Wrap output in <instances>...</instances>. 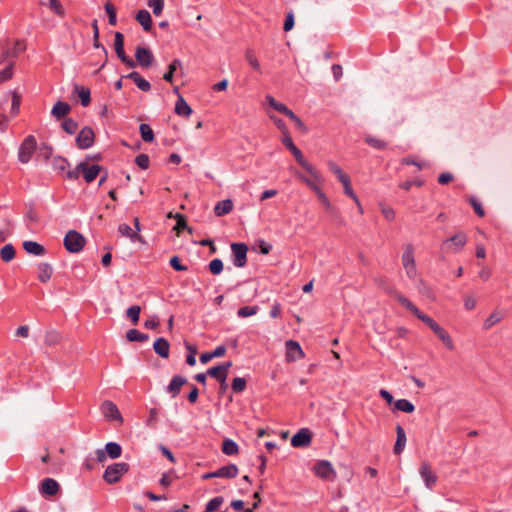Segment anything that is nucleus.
<instances>
[{
    "label": "nucleus",
    "mask_w": 512,
    "mask_h": 512,
    "mask_svg": "<svg viewBox=\"0 0 512 512\" xmlns=\"http://www.w3.org/2000/svg\"><path fill=\"white\" fill-rule=\"evenodd\" d=\"M118 231L122 236L129 238L131 241H136L140 238L139 234L133 232L132 228L126 223L120 224Z\"/></svg>",
    "instance_id": "nucleus-36"
},
{
    "label": "nucleus",
    "mask_w": 512,
    "mask_h": 512,
    "mask_svg": "<svg viewBox=\"0 0 512 512\" xmlns=\"http://www.w3.org/2000/svg\"><path fill=\"white\" fill-rule=\"evenodd\" d=\"M207 374L208 376L215 378L219 382H224V380L227 379L226 374L223 372L219 365L209 368L207 370Z\"/></svg>",
    "instance_id": "nucleus-44"
},
{
    "label": "nucleus",
    "mask_w": 512,
    "mask_h": 512,
    "mask_svg": "<svg viewBox=\"0 0 512 512\" xmlns=\"http://www.w3.org/2000/svg\"><path fill=\"white\" fill-rule=\"evenodd\" d=\"M20 102H21L20 96L16 92H13L12 93V103H11V113L13 115L18 114L19 108H20Z\"/></svg>",
    "instance_id": "nucleus-58"
},
{
    "label": "nucleus",
    "mask_w": 512,
    "mask_h": 512,
    "mask_svg": "<svg viewBox=\"0 0 512 512\" xmlns=\"http://www.w3.org/2000/svg\"><path fill=\"white\" fill-rule=\"evenodd\" d=\"M504 317V312L493 311L483 323L484 330H490L493 326L500 323L504 319Z\"/></svg>",
    "instance_id": "nucleus-26"
},
{
    "label": "nucleus",
    "mask_w": 512,
    "mask_h": 512,
    "mask_svg": "<svg viewBox=\"0 0 512 512\" xmlns=\"http://www.w3.org/2000/svg\"><path fill=\"white\" fill-rule=\"evenodd\" d=\"M69 167V162L63 157H55L53 159V168L56 171L63 172Z\"/></svg>",
    "instance_id": "nucleus-52"
},
{
    "label": "nucleus",
    "mask_w": 512,
    "mask_h": 512,
    "mask_svg": "<svg viewBox=\"0 0 512 512\" xmlns=\"http://www.w3.org/2000/svg\"><path fill=\"white\" fill-rule=\"evenodd\" d=\"M327 165L329 170L337 176L340 182L349 177L334 161H328Z\"/></svg>",
    "instance_id": "nucleus-45"
},
{
    "label": "nucleus",
    "mask_w": 512,
    "mask_h": 512,
    "mask_svg": "<svg viewBox=\"0 0 512 512\" xmlns=\"http://www.w3.org/2000/svg\"><path fill=\"white\" fill-rule=\"evenodd\" d=\"M222 452L226 455H235L238 453V445L231 439H226L222 444Z\"/></svg>",
    "instance_id": "nucleus-39"
},
{
    "label": "nucleus",
    "mask_w": 512,
    "mask_h": 512,
    "mask_svg": "<svg viewBox=\"0 0 512 512\" xmlns=\"http://www.w3.org/2000/svg\"><path fill=\"white\" fill-rule=\"evenodd\" d=\"M419 474L427 489L432 490L438 481V477L430 464L423 462L419 468Z\"/></svg>",
    "instance_id": "nucleus-10"
},
{
    "label": "nucleus",
    "mask_w": 512,
    "mask_h": 512,
    "mask_svg": "<svg viewBox=\"0 0 512 512\" xmlns=\"http://www.w3.org/2000/svg\"><path fill=\"white\" fill-rule=\"evenodd\" d=\"M95 140V134L92 128L84 127L76 137V145L79 149L90 148Z\"/></svg>",
    "instance_id": "nucleus-11"
},
{
    "label": "nucleus",
    "mask_w": 512,
    "mask_h": 512,
    "mask_svg": "<svg viewBox=\"0 0 512 512\" xmlns=\"http://www.w3.org/2000/svg\"><path fill=\"white\" fill-rule=\"evenodd\" d=\"M135 162L136 164L141 168V169H147L149 167V157L148 155L146 154H139L136 158H135Z\"/></svg>",
    "instance_id": "nucleus-59"
},
{
    "label": "nucleus",
    "mask_w": 512,
    "mask_h": 512,
    "mask_svg": "<svg viewBox=\"0 0 512 512\" xmlns=\"http://www.w3.org/2000/svg\"><path fill=\"white\" fill-rule=\"evenodd\" d=\"M245 59L248 64L258 73H261V65L258 61L254 51L252 49H247L245 51Z\"/></svg>",
    "instance_id": "nucleus-38"
},
{
    "label": "nucleus",
    "mask_w": 512,
    "mask_h": 512,
    "mask_svg": "<svg viewBox=\"0 0 512 512\" xmlns=\"http://www.w3.org/2000/svg\"><path fill=\"white\" fill-rule=\"evenodd\" d=\"M286 345V357L290 361H294L297 359H302L304 357V352L297 341L288 340L285 343Z\"/></svg>",
    "instance_id": "nucleus-15"
},
{
    "label": "nucleus",
    "mask_w": 512,
    "mask_h": 512,
    "mask_svg": "<svg viewBox=\"0 0 512 512\" xmlns=\"http://www.w3.org/2000/svg\"><path fill=\"white\" fill-rule=\"evenodd\" d=\"M23 248L28 254L35 256H41L45 253L44 246L35 241H25L23 243Z\"/></svg>",
    "instance_id": "nucleus-27"
},
{
    "label": "nucleus",
    "mask_w": 512,
    "mask_h": 512,
    "mask_svg": "<svg viewBox=\"0 0 512 512\" xmlns=\"http://www.w3.org/2000/svg\"><path fill=\"white\" fill-rule=\"evenodd\" d=\"M141 313V307L139 305H133L129 307L126 311L127 317L132 321L134 325H136L139 321Z\"/></svg>",
    "instance_id": "nucleus-46"
},
{
    "label": "nucleus",
    "mask_w": 512,
    "mask_h": 512,
    "mask_svg": "<svg viewBox=\"0 0 512 512\" xmlns=\"http://www.w3.org/2000/svg\"><path fill=\"white\" fill-rule=\"evenodd\" d=\"M49 8L60 17L65 14L64 8L58 0H49Z\"/></svg>",
    "instance_id": "nucleus-57"
},
{
    "label": "nucleus",
    "mask_w": 512,
    "mask_h": 512,
    "mask_svg": "<svg viewBox=\"0 0 512 512\" xmlns=\"http://www.w3.org/2000/svg\"><path fill=\"white\" fill-rule=\"evenodd\" d=\"M100 409H101L102 414L109 421H113V420H117V421H120V422L123 421L121 413H120L118 407L112 401H109V400L104 401L101 404Z\"/></svg>",
    "instance_id": "nucleus-12"
},
{
    "label": "nucleus",
    "mask_w": 512,
    "mask_h": 512,
    "mask_svg": "<svg viewBox=\"0 0 512 512\" xmlns=\"http://www.w3.org/2000/svg\"><path fill=\"white\" fill-rule=\"evenodd\" d=\"M313 471L319 478L324 480L333 481L336 478V472L332 464L327 460L317 462Z\"/></svg>",
    "instance_id": "nucleus-7"
},
{
    "label": "nucleus",
    "mask_w": 512,
    "mask_h": 512,
    "mask_svg": "<svg viewBox=\"0 0 512 512\" xmlns=\"http://www.w3.org/2000/svg\"><path fill=\"white\" fill-rule=\"evenodd\" d=\"M467 242V236L465 233L460 232L450 237L444 242V246L451 251H459L461 250Z\"/></svg>",
    "instance_id": "nucleus-13"
},
{
    "label": "nucleus",
    "mask_w": 512,
    "mask_h": 512,
    "mask_svg": "<svg viewBox=\"0 0 512 512\" xmlns=\"http://www.w3.org/2000/svg\"><path fill=\"white\" fill-rule=\"evenodd\" d=\"M169 263L173 267V269H175L176 271H187L188 270L187 266L182 265L180 263V259L178 256L171 257Z\"/></svg>",
    "instance_id": "nucleus-61"
},
{
    "label": "nucleus",
    "mask_w": 512,
    "mask_h": 512,
    "mask_svg": "<svg viewBox=\"0 0 512 512\" xmlns=\"http://www.w3.org/2000/svg\"><path fill=\"white\" fill-rule=\"evenodd\" d=\"M129 471V465L124 462L109 465L103 474V479L108 484L117 483L121 477Z\"/></svg>",
    "instance_id": "nucleus-4"
},
{
    "label": "nucleus",
    "mask_w": 512,
    "mask_h": 512,
    "mask_svg": "<svg viewBox=\"0 0 512 512\" xmlns=\"http://www.w3.org/2000/svg\"><path fill=\"white\" fill-rule=\"evenodd\" d=\"M259 308L257 306H244L237 311L238 317L246 318L257 314Z\"/></svg>",
    "instance_id": "nucleus-50"
},
{
    "label": "nucleus",
    "mask_w": 512,
    "mask_h": 512,
    "mask_svg": "<svg viewBox=\"0 0 512 512\" xmlns=\"http://www.w3.org/2000/svg\"><path fill=\"white\" fill-rule=\"evenodd\" d=\"M13 67H14V63L11 62L2 71H0V83H3V82H5V81H7V80L12 78V76H13Z\"/></svg>",
    "instance_id": "nucleus-56"
},
{
    "label": "nucleus",
    "mask_w": 512,
    "mask_h": 512,
    "mask_svg": "<svg viewBox=\"0 0 512 512\" xmlns=\"http://www.w3.org/2000/svg\"><path fill=\"white\" fill-rule=\"evenodd\" d=\"M126 339L130 342H145L149 339L147 334L141 333L137 329H130L126 333Z\"/></svg>",
    "instance_id": "nucleus-37"
},
{
    "label": "nucleus",
    "mask_w": 512,
    "mask_h": 512,
    "mask_svg": "<svg viewBox=\"0 0 512 512\" xmlns=\"http://www.w3.org/2000/svg\"><path fill=\"white\" fill-rule=\"evenodd\" d=\"M61 335L56 330H48L45 333L44 342L47 346H56L61 342Z\"/></svg>",
    "instance_id": "nucleus-33"
},
{
    "label": "nucleus",
    "mask_w": 512,
    "mask_h": 512,
    "mask_svg": "<svg viewBox=\"0 0 512 512\" xmlns=\"http://www.w3.org/2000/svg\"><path fill=\"white\" fill-rule=\"evenodd\" d=\"M38 279L43 282V283H46L48 282L50 279H51V276H52V273H53V268L50 264L48 263H40L38 265Z\"/></svg>",
    "instance_id": "nucleus-31"
},
{
    "label": "nucleus",
    "mask_w": 512,
    "mask_h": 512,
    "mask_svg": "<svg viewBox=\"0 0 512 512\" xmlns=\"http://www.w3.org/2000/svg\"><path fill=\"white\" fill-rule=\"evenodd\" d=\"M231 250L233 253V264L238 268L244 267L247 263V245L244 243H232Z\"/></svg>",
    "instance_id": "nucleus-8"
},
{
    "label": "nucleus",
    "mask_w": 512,
    "mask_h": 512,
    "mask_svg": "<svg viewBox=\"0 0 512 512\" xmlns=\"http://www.w3.org/2000/svg\"><path fill=\"white\" fill-rule=\"evenodd\" d=\"M181 66V61L179 59H174L170 65L168 66V71L163 75V79L167 82L173 81L174 72Z\"/></svg>",
    "instance_id": "nucleus-43"
},
{
    "label": "nucleus",
    "mask_w": 512,
    "mask_h": 512,
    "mask_svg": "<svg viewBox=\"0 0 512 512\" xmlns=\"http://www.w3.org/2000/svg\"><path fill=\"white\" fill-rule=\"evenodd\" d=\"M282 143L290 150L297 162L309 175H311L316 181H321V174L319 171L304 158L302 152L293 143L290 135H285L282 139Z\"/></svg>",
    "instance_id": "nucleus-2"
},
{
    "label": "nucleus",
    "mask_w": 512,
    "mask_h": 512,
    "mask_svg": "<svg viewBox=\"0 0 512 512\" xmlns=\"http://www.w3.org/2000/svg\"><path fill=\"white\" fill-rule=\"evenodd\" d=\"M71 110V107L68 103L63 101H57L51 110V114L56 119L64 118Z\"/></svg>",
    "instance_id": "nucleus-24"
},
{
    "label": "nucleus",
    "mask_w": 512,
    "mask_h": 512,
    "mask_svg": "<svg viewBox=\"0 0 512 512\" xmlns=\"http://www.w3.org/2000/svg\"><path fill=\"white\" fill-rule=\"evenodd\" d=\"M294 27V14L293 12H289L286 15V19L283 25V29L285 32L290 31Z\"/></svg>",
    "instance_id": "nucleus-63"
},
{
    "label": "nucleus",
    "mask_w": 512,
    "mask_h": 512,
    "mask_svg": "<svg viewBox=\"0 0 512 512\" xmlns=\"http://www.w3.org/2000/svg\"><path fill=\"white\" fill-rule=\"evenodd\" d=\"M74 92L78 95L81 100V104L87 107L91 102L90 90L78 84L74 85Z\"/></svg>",
    "instance_id": "nucleus-32"
},
{
    "label": "nucleus",
    "mask_w": 512,
    "mask_h": 512,
    "mask_svg": "<svg viewBox=\"0 0 512 512\" xmlns=\"http://www.w3.org/2000/svg\"><path fill=\"white\" fill-rule=\"evenodd\" d=\"M397 301L404 306L410 313H412L415 317H417L420 321L425 323L442 341V343L446 346V348L450 351L454 350V342L449 335V333L442 328L436 321H434L430 316L424 314L420 311L407 297L394 293Z\"/></svg>",
    "instance_id": "nucleus-1"
},
{
    "label": "nucleus",
    "mask_w": 512,
    "mask_h": 512,
    "mask_svg": "<svg viewBox=\"0 0 512 512\" xmlns=\"http://www.w3.org/2000/svg\"><path fill=\"white\" fill-rule=\"evenodd\" d=\"M139 131L144 142H152L154 140L153 130L148 124H140Z\"/></svg>",
    "instance_id": "nucleus-41"
},
{
    "label": "nucleus",
    "mask_w": 512,
    "mask_h": 512,
    "mask_svg": "<svg viewBox=\"0 0 512 512\" xmlns=\"http://www.w3.org/2000/svg\"><path fill=\"white\" fill-rule=\"evenodd\" d=\"M187 383V379L181 375H175L169 385L167 386V392L171 394L172 397H176L181 390V387Z\"/></svg>",
    "instance_id": "nucleus-19"
},
{
    "label": "nucleus",
    "mask_w": 512,
    "mask_h": 512,
    "mask_svg": "<svg viewBox=\"0 0 512 512\" xmlns=\"http://www.w3.org/2000/svg\"><path fill=\"white\" fill-rule=\"evenodd\" d=\"M394 408L398 411H402L405 413H412L415 410V406L412 402L407 399H399L394 402Z\"/></svg>",
    "instance_id": "nucleus-35"
},
{
    "label": "nucleus",
    "mask_w": 512,
    "mask_h": 512,
    "mask_svg": "<svg viewBox=\"0 0 512 512\" xmlns=\"http://www.w3.org/2000/svg\"><path fill=\"white\" fill-rule=\"evenodd\" d=\"M246 384H247V382L244 378L236 377L233 379V382H232V390L235 393H241L245 390Z\"/></svg>",
    "instance_id": "nucleus-54"
},
{
    "label": "nucleus",
    "mask_w": 512,
    "mask_h": 512,
    "mask_svg": "<svg viewBox=\"0 0 512 512\" xmlns=\"http://www.w3.org/2000/svg\"><path fill=\"white\" fill-rule=\"evenodd\" d=\"M62 128L63 130L72 135L74 134L77 129H78V123L72 119V118H66L63 122H62Z\"/></svg>",
    "instance_id": "nucleus-48"
},
{
    "label": "nucleus",
    "mask_w": 512,
    "mask_h": 512,
    "mask_svg": "<svg viewBox=\"0 0 512 512\" xmlns=\"http://www.w3.org/2000/svg\"><path fill=\"white\" fill-rule=\"evenodd\" d=\"M175 113L183 117H189L192 113L191 107L187 104L182 95H179V98L175 104Z\"/></svg>",
    "instance_id": "nucleus-28"
},
{
    "label": "nucleus",
    "mask_w": 512,
    "mask_h": 512,
    "mask_svg": "<svg viewBox=\"0 0 512 512\" xmlns=\"http://www.w3.org/2000/svg\"><path fill=\"white\" fill-rule=\"evenodd\" d=\"M287 117L289 119H291L295 123L296 127L299 130H301L303 132H306L307 128H306L305 124L303 123V121L293 111H291V113L288 114Z\"/></svg>",
    "instance_id": "nucleus-60"
},
{
    "label": "nucleus",
    "mask_w": 512,
    "mask_h": 512,
    "mask_svg": "<svg viewBox=\"0 0 512 512\" xmlns=\"http://www.w3.org/2000/svg\"><path fill=\"white\" fill-rule=\"evenodd\" d=\"M209 271L213 275H219L223 271V262L219 258L213 259L209 265Z\"/></svg>",
    "instance_id": "nucleus-51"
},
{
    "label": "nucleus",
    "mask_w": 512,
    "mask_h": 512,
    "mask_svg": "<svg viewBox=\"0 0 512 512\" xmlns=\"http://www.w3.org/2000/svg\"><path fill=\"white\" fill-rule=\"evenodd\" d=\"M403 252L401 255V262L407 277L414 280L417 277V268L414 256V246L411 243L403 245Z\"/></svg>",
    "instance_id": "nucleus-3"
},
{
    "label": "nucleus",
    "mask_w": 512,
    "mask_h": 512,
    "mask_svg": "<svg viewBox=\"0 0 512 512\" xmlns=\"http://www.w3.org/2000/svg\"><path fill=\"white\" fill-rule=\"evenodd\" d=\"M100 170H101V166H99L98 164H93V165H88L87 163H84L83 162V168H82V175H83V178L85 179V181L87 183H91L92 181H94L97 176L99 175L100 173Z\"/></svg>",
    "instance_id": "nucleus-20"
},
{
    "label": "nucleus",
    "mask_w": 512,
    "mask_h": 512,
    "mask_svg": "<svg viewBox=\"0 0 512 512\" xmlns=\"http://www.w3.org/2000/svg\"><path fill=\"white\" fill-rule=\"evenodd\" d=\"M311 432L307 428L299 430L291 439L293 447H307L311 443Z\"/></svg>",
    "instance_id": "nucleus-14"
},
{
    "label": "nucleus",
    "mask_w": 512,
    "mask_h": 512,
    "mask_svg": "<svg viewBox=\"0 0 512 512\" xmlns=\"http://www.w3.org/2000/svg\"><path fill=\"white\" fill-rule=\"evenodd\" d=\"M104 9L108 15V21L109 24L112 26H115L117 24V17H116V8L115 6L110 2L107 1L104 5Z\"/></svg>",
    "instance_id": "nucleus-42"
},
{
    "label": "nucleus",
    "mask_w": 512,
    "mask_h": 512,
    "mask_svg": "<svg viewBox=\"0 0 512 512\" xmlns=\"http://www.w3.org/2000/svg\"><path fill=\"white\" fill-rule=\"evenodd\" d=\"M238 467L235 464H228L217 469L216 477L217 478H235L238 475Z\"/></svg>",
    "instance_id": "nucleus-22"
},
{
    "label": "nucleus",
    "mask_w": 512,
    "mask_h": 512,
    "mask_svg": "<svg viewBox=\"0 0 512 512\" xmlns=\"http://www.w3.org/2000/svg\"><path fill=\"white\" fill-rule=\"evenodd\" d=\"M60 486L58 482L52 478H46L41 482L40 493L46 496H54L58 493Z\"/></svg>",
    "instance_id": "nucleus-17"
},
{
    "label": "nucleus",
    "mask_w": 512,
    "mask_h": 512,
    "mask_svg": "<svg viewBox=\"0 0 512 512\" xmlns=\"http://www.w3.org/2000/svg\"><path fill=\"white\" fill-rule=\"evenodd\" d=\"M135 57L139 65L144 68L149 67L154 59L152 52L146 47H137Z\"/></svg>",
    "instance_id": "nucleus-16"
},
{
    "label": "nucleus",
    "mask_w": 512,
    "mask_h": 512,
    "mask_svg": "<svg viewBox=\"0 0 512 512\" xmlns=\"http://www.w3.org/2000/svg\"><path fill=\"white\" fill-rule=\"evenodd\" d=\"M114 48H115V52H116L117 56L119 57V59L124 64H126L127 66H129L131 68H134L136 66V62L133 61L128 56H126V54H125V51H124V36L120 32H116L115 33Z\"/></svg>",
    "instance_id": "nucleus-9"
},
{
    "label": "nucleus",
    "mask_w": 512,
    "mask_h": 512,
    "mask_svg": "<svg viewBox=\"0 0 512 512\" xmlns=\"http://www.w3.org/2000/svg\"><path fill=\"white\" fill-rule=\"evenodd\" d=\"M82 168H83V162L79 163L75 169L73 170H69L67 173H66V177L68 179H71V180H74V179H77L79 177V175L82 173Z\"/></svg>",
    "instance_id": "nucleus-62"
},
{
    "label": "nucleus",
    "mask_w": 512,
    "mask_h": 512,
    "mask_svg": "<svg viewBox=\"0 0 512 512\" xmlns=\"http://www.w3.org/2000/svg\"><path fill=\"white\" fill-rule=\"evenodd\" d=\"M26 49V45L24 41L17 40L14 44V48L12 49V55L18 56L21 52H23Z\"/></svg>",
    "instance_id": "nucleus-64"
},
{
    "label": "nucleus",
    "mask_w": 512,
    "mask_h": 512,
    "mask_svg": "<svg viewBox=\"0 0 512 512\" xmlns=\"http://www.w3.org/2000/svg\"><path fill=\"white\" fill-rule=\"evenodd\" d=\"M105 451H106V454L111 458V459H117L121 456L122 454V448L121 446L116 443V442H108L105 446Z\"/></svg>",
    "instance_id": "nucleus-34"
},
{
    "label": "nucleus",
    "mask_w": 512,
    "mask_h": 512,
    "mask_svg": "<svg viewBox=\"0 0 512 512\" xmlns=\"http://www.w3.org/2000/svg\"><path fill=\"white\" fill-rule=\"evenodd\" d=\"M153 350L160 357L167 359L170 354V344L165 338L159 337L153 343Z\"/></svg>",
    "instance_id": "nucleus-18"
},
{
    "label": "nucleus",
    "mask_w": 512,
    "mask_h": 512,
    "mask_svg": "<svg viewBox=\"0 0 512 512\" xmlns=\"http://www.w3.org/2000/svg\"><path fill=\"white\" fill-rule=\"evenodd\" d=\"M148 6L152 8L155 16L161 15L164 8V0H149Z\"/></svg>",
    "instance_id": "nucleus-53"
},
{
    "label": "nucleus",
    "mask_w": 512,
    "mask_h": 512,
    "mask_svg": "<svg viewBox=\"0 0 512 512\" xmlns=\"http://www.w3.org/2000/svg\"><path fill=\"white\" fill-rule=\"evenodd\" d=\"M1 259L4 262H10L15 257V249L12 244H6L0 251Z\"/></svg>",
    "instance_id": "nucleus-40"
},
{
    "label": "nucleus",
    "mask_w": 512,
    "mask_h": 512,
    "mask_svg": "<svg viewBox=\"0 0 512 512\" xmlns=\"http://www.w3.org/2000/svg\"><path fill=\"white\" fill-rule=\"evenodd\" d=\"M365 142L370 146L380 150H383L387 147V143L385 141L375 138L371 135L365 137Z\"/></svg>",
    "instance_id": "nucleus-49"
},
{
    "label": "nucleus",
    "mask_w": 512,
    "mask_h": 512,
    "mask_svg": "<svg viewBox=\"0 0 512 512\" xmlns=\"http://www.w3.org/2000/svg\"><path fill=\"white\" fill-rule=\"evenodd\" d=\"M341 183H342V185L344 187L345 194L347 196H349L350 198H352L357 206H360V201H359L357 195L354 193V191H353V189L351 187L350 177H348L346 180H343Z\"/></svg>",
    "instance_id": "nucleus-47"
},
{
    "label": "nucleus",
    "mask_w": 512,
    "mask_h": 512,
    "mask_svg": "<svg viewBox=\"0 0 512 512\" xmlns=\"http://www.w3.org/2000/svg\"><path fill=\"white\" fill-rule=\"evenodd\" d=\"M37 147L36 138L33 135L27 136L20 145L18 159L21 163H28Z\"/></svg>",
    "instance_id": "nucleus-5"
},
{
    "label": "nucleus",
    "mask_w": 512,
    "mask_h": 512,
    "mask_svg": "<svg viewBox=\"0 0 512 512\" xmlns=\"http://www.w3.org/2000/svg\"><path fill=\"white\" fill-rule=\"evenodd\" d=\"M224 502V498L221 496L212 498L207 504L206 509L208 512H214L216 511Z\"/></svg>",
    "instance_id": "nucleus-55"
},
{
    "label": "nucleus",
    "mask_w": 512,
    "mask_h": 512,
    "mask_svg": "<svg viewBox=\"0 0 512 512\" xmlns=\"http://www.w3.org/2000/svg\"><path fill=\"white\" fill-rule=\"evenodd\" d=\"M396 435L397 438L394 445V453L399 455L403 452L407 441L405 430L401 425L396 426Z\"/></svg>",
    "instance_id": "nucleus-21"
},
{
    "label": "nucleus",
    "mask_w": 512,
    "mask_h": 512,
    "mask_svg": "<svg viewBox=\"0 0 512 512\" xmlns=\"http://www.w3.org/2000/svg\"><path fill=\"white\" fill-rule=\"evenodd\" d=\"M126 77L133 80L136 86L144 92H148L151 89L150 83L145 80L138 72H131Z\"/></svg>",
    "instance_id": "nucleus-30"
},
{
    "label": "nucleus",
    "mask_w": 512,
    "mask_h": 512,
    "mask_svg": "<svg viewBox=\"0 0 512 512\" xmlns=\"http://www.w3.org/2000/svg\"><path fill=\"white\" fill-rule=\"evenodd\" d=\"M233 209V202L230 199L219 201L214 207L216 216L221 217L230 213Z\"/></svg>",
    "instance_id": "nucleus-25"
},
{
    "label": "nucleus",
    "mask_w": 512,
    "mask_h": 512,
    "mask_svg": "<svg viewBox=\"0 0 512 512\" xmlns=\"http://www.w3.org/2000/svg\"><path fill=\"white\" fill-rule=\"evenodd\" d=\"M296 177L301 180L303 183H305L311 190H313L316 195L318 196L320 193H322V190L320 189L319 184L323 182V178L321 177V181H316L311 175L310 177H306L303 174L296 172Z\"/></svg>",
    "instance_id": "nucleus-23"
},
{
    "label": "nucleus",
    "mask_w": 512,
    "mask_h": 512,
    "mask_svg": "<svg viewBox=\"0 0 512 512\" xmlns=\"http://www.w3.org/2000/svg\"><path fill=\"white\" fill-rule=\"evenodd\" d=\"M85 245V238L77 231L70 230L64 238V246L71 253L80 252Z\"/></svg>",
    "instance_id": "nucleus-6"
},
{
    "label": "nucleus",
    "mask_w": 512,
    "mask_h": 512,
    "mask_svg": "<svg viewBox=\"0 0 512 512\" xmlns=\"http://www.w3.org/2000/svg\"><path fill=\"white\" fill-rule=\"evenodd\" d=\"M137 21L143 27V29L149 32L152 28V18L150 13L147 10H139L136 15Z\"/></svg>",
    "instance_id": "nucleus-29"
}]
</instances>
